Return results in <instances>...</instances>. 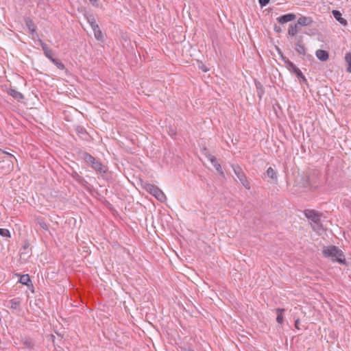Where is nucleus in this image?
I'll use <instances>...</instances> for the list:
<instances>
[{"label":"nucleus","instance_id":"1","mask_svg":"<svg viewBox=\"0 0 351 351\" xmlns=\"http://www.w3.org/2000/svg\"><path fill=\"white\" fill-rule=\"evenodd\" d=\"M324 257L331 259L332 261L344 264L346 262L342 251L335 245L324 246L322 250Z\"/></svg>","mask_w":351,"mask_h":351},{"label":"nucleus","instance_id":"2","mask_svg":"<svg viewBox=\"0 0 351 351\" xmlns=\"http://www.w3.org/2000/svg\"><path fill=\"white\" fill-rule=\"evenodd\" d=\"M84 160L95 171L100 174L105 173L107 171L106 167L97 160L92 155H85Z\"/></svg>","mask_w":351,"mask_h":351},{"label":"nucleus","instance_id":"3","mask_svg":"<svg viewBox=\"0 0 351 351\" xmlns=\"http://www.w3.org/2000/svg\"><path fill=\"white\" fill-rule=\"evenodd\" d=\"M144 188L160 202H164L167 199L165 194L157 186L151 184H145Z\"/></svg>","mask_w":351,"mask_h":351},{"label":"nucleus","instance_id":"4","mask_svg":"<svg viewBox=\"0 0 351 351\" xmlns=\"http://www.w3.org/2000/svg\"><path fill=\"white\" fill-rule=\"evenodd\" d=\"M200 160L204 162V163H206V162H210L213 167H215V169H216V171L217 172L219 173V174L223 177L224 178L225 175H224V173L223 171H222V169H221V167L220 165V164H219L217 160H216V158L215 157L214 155H204V158H200Z\"/></svg>","mask_w":351,"mask_h":351},{"label":"nucleus","instance_id":"5","mask_svg":"<svg viewBox=\"0 0 351 351\" xmlns=\"http://www.w3.org/2000/svg\"><path fill=\"white\" fill-rule=\"evenodd\" d=\"M200 160L204 162V163H206V162H210L213 167H215V169H216V171L217 172L219 173V174L223 177L224 178L225 175H224V173L223 171H222V169H221V167L220 165V164H219L217 160H216V158L215 157L214 155H204V158H200Z\"/></svg>","mask_w":351,"mask_h":351},{"label":"nucleus","instance_id":"6","mask_svg":"<svg viewBox=\"0 0 351 351\" xmlns=\"http://www.w3.org/2000/svg\"><path fill=\"white\" fill-rule=\"evenodd\" d=\"M232 168L234 170V173L237 176L238 179L240 180L241 183L245 186V188L249 189H250V184L246 180V177L243 172L242 171V169L239 166L232 165Z\"/></svg>","mask_w":351,"mask_h":351},{"label":"nucleus","instance_id":"7","mask_svg":"<svg viewBox=\"0 0 351 351\" xmlns=\"http://www.w3.org/2000/svg\"><path fill=\"white\" fill-rule=\"evenodd\" d=\"M305 216L313 222L318 224L320 221V215L313 210H307L305 211Z\"/></svg>","mask_w":351,"mask_h":351},{"label":"nucleus","instance_id":"8","mask_svg":"<svg viewBox=\"0 0 351 351\" xmlns=\"http://www.w3.org/2000/svg\"><path fill=\"white\" fill-rule=\"evenodd\" d=\"M39 43L42 47V49L44 51L45 56L50 60L53 58V51L52 50L47 46V45L43 43L41 40H39Z\"/></svg>","mask_w":351,"mask_h":351},{"label":"nucleus","instance_id":"9","mask_svg":"<svg viewBox=\"0 0 351 351\" xmlns=\"http://www.w3.org/2000/svg\"><path fill=\"white\" fill-rule=\"evenodd\" d=\"M295 15L294 14H284L282 16H279L277 20L281 24H285L287 22L293 21L295 19Z\"/></svg>","mask_w":351,"mask_h":351},{"label":"nucleus","instance_id":"10","mask_svg":"<svg viewBox=\"0 0 351 351\" xmlns=\"http://www.w3.org/2000/svg\"><path fill=\"white\" fill-rule=\"evenodd\" d=\"M313 21L311 17L309 16H302L298 19V25L308 26L313 23Z\"/></svg>","mask_w":351,"mask_h":351},{"label":"nucleus","instance_id":"11","mask_svg":"<svg viewBox=\"0 0 351 351\" xmlns=\"http://www.w3.org/2000/svg\"><path fill=\"white\" fill-rule=\"evenodd\" d=\"M334 18L341 25H346L347 21L341 16V13L339 10H332V12Z\"/></svg>","mask_w":351,"mask_h":351},{"label":"nucleus","instance_id":"12","mask_svg":"<svg viewBox=\"0 0 351 351\" xmlns=\"http://www.w3.org/2000/svg\"><path fill=\"white\" fill-rule=\"evenodd\" d=\"M315 55L321 61H326L328 59V53L325 50L318 49L316 51Z\"/></svg>","mask_w":351,"mask_h":351},{"label":"nucleus","instance_id":"13","mask_svg":"<svg viewBox=\"0 0 351 351\" xmlns=\"http://www.w3.org/2000/svg\"><path fill=\"white\" fill-rule=\"evenodd\" d=\"M8 93L13 98H14V99H16L17 100H21V99H23L24 98L23 94L21 93L20 92L17 91L15 89L10 88V89H8Z\"/></svg>","mask_w":351,"mask_h":351},{"label":"nucleus","instance_id":"14","mask_svg":"<svg viewBox=\"0 0 351 351\" xmlns=\"http://www.w3.org/2000/svg\"><path fill=\"white\" fill-rule=\"evenodd\" d=\"M25 25L27 27L29 31L30 32V33L34 35V34H36V25H34V22L32 21V20H31L30 19L27 18V19H25Z\"/></svg>","mask_w":351,"mask_h":351},{"label":"nucleus","instance_id":"15","mask_svg":"<svg viewBox=\"0 0 351 351\" xmlns=\"http://www.w3.org/2000/svg\"><path fill=\"white\" fill-rule=\"evenodd\" d=\"M92 29H93V31L94 32V36H95V38L97 40H101L103 39V34H102L101 31L99 29V25H95L92 28Z\"/></svg>","mask_w":351,"mask_h":351},{"label":"nucleus","instance_id":"16","mask_svg":"<svg viewBox=\"0 0 351 351\" xmlns=\"http://www.w3.org/2000/svg\"><path fill=\"white\" fill-rule=\"evenodd\" d=\"M295 50L301 55L304 56L306 54V49L301 40H299L295 43Z\"/></svg>","mask_w":351,"mask_h":351},{"label":"nucleus","instance_id":"17","mask_svg":"<svg viewBox=\"0 0 351 351\" xmlns=\"http://www.w3.org/2000/svg\"><path fill=\"white\" fill-rule=\"evenodd\" d=\"M298 32V25L297 23L291 24L289 27L288 34L291 36H294Z\"/></svg>","mask_w":351,"mask_h":351},{"label":"nucleus","instance_id":"18","mask_svg":"<svg viewBox=\"0 0 351 351\" xmlns=\"http://www.w3.org/2000/svg\"><path fill=\"white\" fill-rule=\"evenodd\" d=\"M289 67L292 69V71L295 73L296 76L299 77L300 76H302V73L300 69H298L293 62L289 61L288 63Z\"/></svg>","mask_w":351,"mask_h":351},{"label":"nucleus","instance_id":"19","mask_svg":"<svg viewBox=\"0 0 351 351\" xmlns=\"http://www.w3.org/2000/svg\"><path fill=\"white\" fill-rule=\"evenodd\" d=\"M345 61L348 64V67L346 69L348 73H351V53H347L345 55Z\"/></svg>","mask_w":351,"mask_h":351},{"label":"nucleus","instance_id":"20","mask_svg":"<svg viewBox=\"0 0 351 351\" xmlns=\"http://www.w3.org/2000/svg\"><path fill=\"white\" fill-rule=\"evenodd\" d=\"M86 18L91 28L97 25L95 16L93 14L86 15Z\"/></svg>","mask_w":351,"mask_h":351},{"label":"nucleus","instance_id":"21","mask_svg":"<svg viewBox=\"0 0 351 351\" xmlns=\"http://www.w3.org/2000/svg\"><path fill=\"white\" fill-rule=\"evenodd\" d=\"M267 175L268 177H269L273 180H277V176L276 174V172L271 167H269L267 170Z\"/></svg>","mask_w":351,"mask_h":351},{"label":"nucleus","instance_id":"22","mask_svg":"<svg viewBox=\"0 0 351 351\" xmlns=\"http://www.w3.org/2000/svg\"><path fill=\"white\" fill-rule=\"evenodd\" d=\"M50 61L53 62L60 70H64L65 69L64 64L60 60L53 58L52 60H50Z\"/></svg>","mask_w":351,"mask_h":351},{"label":"nucleus","instance_id":"23","mask_svg":"<svg viewBox=\"0 0 351 351\" xmlns=\"http://www.w3.org/2000/svg\"><path fill=\"white\" fill-rule=\"evenodd\" d=\"M285 311L284 308H277L276 309V311L278 313V315H277V317H276V321L279 323V324H282V322H283V315H282V312Z\"/></svg>","mask_w":351,"mask_h":351},{"label":"nucleus","instance_id":"24","mask_svg":"<svg viewBox=\"0 0 351 351\" xmlns=\"http://www.w3.org/2000/svg\"><path fill=\"white\" fill-rule=\"evenodd\" d=\"M19 282L23 284V285H28V282H30V278H29V275L26 274V275H22L20 278V280H19Z\"/></svg>","mask_w":351,"mask_h":351},{"label":"nucleus","instance_id":"25","mask_svg":"<svg viewBox=\"0 0 351 351\" xmlns=\"http://www.w3.org/2000/svg\"><path fill=\"white\" fill-rule=\"evenodd\" d=\"M0 234L4 237H10L9 230L7 229H4V228H0Z\"/></svg>","mask_w":351,"mask_h":351},{"label":"nucleus","instance_id":"26","mask_svg":"<svg viewBox=\"0 0 351 351\" xmlns=\"http://www.w3.org/2000/svg\"><path fill=\"white\" fill-rule=\"evenodd\" d=\"M38 223L42 229L45 230H48V226L44 221L38 220Z\"/></svg>","mask_w":351,"mask_h":351},{"label":"nucleus","instance_id":"27","mask_svg":"<svg viewBox=\"0 0 351 351\" xmlns=\"http://www.w3.org/2000/svg\"><path fill=\"white\" fill-rule=\"evenodd\" d=\"M10 303H11V308H14V309H16L20 305V302L19 301L11 300Z\"/></svg>","mask_w":351,"mask_h":351},{"label":"nucleus","instance_id":"28","mask_svg":"<svg viewBox=\"0 0 351 351\" xmlns=\"http://www.w3.org/2000/svg\"><path fill=\"white\" fill-rule=\"evenodd\" d=\"M258 2L261 7H264L269 3V0H258Z\"/></svg>","mask_w":351,"mask_h":351},{"label":"nucleus","instance_id":"29","mask_svg":"<svg viewBox=\"0 0 351 351\" xmlns=\"http://www.w3.org/2000/svg\"><path fill=\"white\" fill-rule=\"evenodd\" d=\"M309 185V182H308V177H305V180L303 181L302 182V186L304 187H306Z\"/></svg>","mask_w":351,"mask_h":351},{"label":"nucleus","instance_id":"30","mask_svg":"<svg viewBox=\"0 0 351 351\" xmlns=\"http://www.w3.org/2000/svg\"><path fill=\"white\" fill-rule=\"evenodd\" d=\"M89 1L90 2V3L93 5L96 6V7L98 6V0H89Z\"/></svg>","mask_w":351,"mask_h":351},{"label":"nucleus","instance_id":"31","mask_svg":"<svg viewBox=\"0 0 351 351\" xmlns=\"http://www.w3.org/2000/svg\"><path fill=\"white\" fill-rule=\"evenodd\" d=\"M77 132H78L79 134H81L82 135H84V134L86 135V131H84V129L82 128L77 129Z\"/></svg>","mask_w":351,"mask_h":351},{"label":"nucleus","instance_id":"32","mask_svg":"<svg viewBox=\"0 0 351 351\" xmlns=\"http://www.w3.org/2000/svg\"><path fill=\"white\" fill-rule=\"evenodd\" d=\"M299 324H300V319H297L295 321V328H297L298 329H299Z\"/></svg>","mask_w":351,"mask_h":351},{"label":"nucleus","instance_id":"33","mask_svg":"<svg viewBox=\"0 0 351 351\" xmlns=\"http://www.w3.org/2000/svg\"><path fill=\"white\" fill-rule=\"evenodd\" d=\"M298 78H301L302 79V81L304 82V83H306L307 80L306 79V77H304V75L302 74V76H300Z\"/></svg>","mask_w":351,"mask_h":351},{"label":"nucleus","instance_id":"34","mask_svg":"<svg viewBox=\"0 0 351 351\" xmlns=\"http://www.w3.org/2000/svg\"><path fill=\"white\" fill-rule=\"evenodd\" d=\"M2 154H10V153L6 151H3Z\"/></svg>","mask_w":351,"mask_h":351},{"label":"nucleus","instance_id":"35","mask_svg":"<svg viewBox=\"0 0 351 351\" xmlns=\"http://www.w3.org/2000/svg\"><path fill=\"white\" fill-rule=\"evenodd\" d=\"M276 32H279V31H280V29H279V28H277V29H276Z\"/></svg>","mask_w":351,"mask_h":351},{"label":"nucleus","instance_id":"36","mask_svg":"<svg viewBox=\"0 0 351 351\" xmlns=\"http://www.w3.org/2000/svg\"><path fill=\"white\" fill-rule=\"evenodd\" d=\"M276 32H279V31H280V29H279V28H277V29H276Z\"/></svg>","mask_w":351,"mask_h":351}]
</instances>
